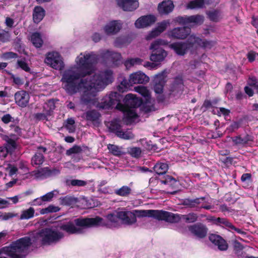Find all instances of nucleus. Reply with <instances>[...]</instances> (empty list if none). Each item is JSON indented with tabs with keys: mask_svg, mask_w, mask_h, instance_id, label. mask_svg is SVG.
<instances>
[{
	"mask_svg": "<svg viewBox=\"0 0 258 258\" xmlns=\"http://www.w3.org/2000/svg\"><path fill=\"white\" fill-rule=\"evenodd\" d=\"M99 59V55L93 52L81 53L76 58L77 68L66 70L61 78L63 89L70 94L82 92L81 102L91 103L97 93L112 81V72L106 70L94 72L93 64Z\"/></svg>",
	"mask_w": 258,
	"mask_h": 258,
	"instance_id": "f257e3e1",
	"label": "nucleus"
},
{
	"mask_svg": "<svg viewBox=\"0 0 258 258\" xmlns=\"http://www.w3.org/2000/svg\"><path fill=\"white\" fill-rule=\"evenodd\" d=\"M31 240L28 237H24L13 242L10 246L5 247L0 250V258H24L27 254Z\"/></svg>",
	"mask_w": 258,
	"mask_h": 258,
	"instance_id": "f03ea898",
	"label": "nucleus"
},
{
	"mask_svg": "<svg viewBox=\"0 0 258 258\" xmlns=\"http://www.w3.org/2000/svg\"><path fill=\"white\" fill-rule=\"evenodd\" d=\"M101 218H77L74 221L67 222L60 226V229L69 234H80L83 231V228H90L100 225Z\"/></svg>",
	"mask_w": 258,
	"mask_h": 258,
	"instance_id": "7ed1b4c3",
	"label": "nucleus"
},
{
	"mask_svg": "<svg viewBox=\"0 0 258 258\" xmlns=\"http://www.w3.org/2000/svg\"><path fill=\"white\" fill-rule=\"evenodd\" d=\"M124 104L120 106V110L124 114V119L127 123L132 122L137 117L136 108L140 106L142 101L132 94H127L124 100Z\"/></svg>",
	"mask_w": 258,
	"mask_h": 258,
	"instance_id": "20e7f679",
	"label": "nucleus"
},
{
	"mask_svg": "<svg viewBox=\"0 0 258 258\" xmlns=\"http://www.w3.org/2000/svg\"><path fill=\"white\" fill-rule=\"evenodd\" d=\"M63 237L62 232L52 228H44L34 236V241L43 245H50L57 242Z\"/></svg>",
	"mask_w": 258,
	"mask_h": 258,
	"instance_id": "39448f33",
	"label": "nucleus"
},
{
	"mask_svg": "<svg viewBox=\"0 0 258 258\" xmlns=\"http://www.w3.org/2000/svg\"><path fill=\"white\" fill-rule=\"evenodd\" d=\"M149 78L144 73L139 71L132 73L130 76L128 82L126 80H123L117 86V90L120 92L126 91L130 87V85L136 84H144L148 82Z\"/></svg>",
	"mask_w": 258,
	"mask_h": 258,
	"instance_id": "423d86ee",
	"label": "nucleus"
},
{
	"mask_svg": "<svg viewBox=\"0 0 258 258\" xmlns=\"http://www.w3.org/2000/svg\"><path fill=\"white\" fill-rule=\"evenodd\" d=\"M196 41L194 35H191L185 42H177L171 44L170 47L179 55H184L188 50L191 52L195 50L194 42Z\"/></svg>",
	"mask_w": 258,
	"mask_h": 258,
	"instance_id": "0eeeda50",
	"label": "nucleus"
},
{
	"mask_svg": "<svg viewBox=\"0 0 258 258\" xmlns=\"http://www.w3.org/2000/svg\"><path fill=\"white\" fill-rule=\"evenodd\" d=\"M165 44L164 40L157 39L150 45V49L152 50L150 55V60L152 61L160 62L163 61L166 57L167 52L161 47V45Z\"/></svg>",
	"mask_w": 258,
	"mask_h": 258,
	"instance_id": "6e6552de",
	"label": "nucleus"
},
{
	"mask_svg": "<svg viewBox=\"0 0 258 258\" xmlns=\"http://www.w3.org/2000/svg\"><path fill=\"white\" fill-rule=\"evenodd\" d=\"M121 99L122 97L118 93L111 92L102 99L98 107L102 109H106L116 105V107L120 110L121 104L120 102Z\"/></svg>",
	"mask_w": 258,
	"mask_h": 258,
	"instance_id": "1a4fd4ad",
	"label": "nucleus"
},
{
	"mask_svg": "<svg viewBox=\"0 0 258 258\" xmlns=\"http://www.w3.org/2000/svg\"><path fill=\"white\" fill-rule=\"evenodd\" d=\"M45 62L55 70H61L64 67L61 55L59 53L55 51L48 52L46 54Z\"/></svg>",
	"mask_w": 258,
	"mask_h": 258,
	"instance_id": "9d476101",
	"label": "nucleus"
},
{
	"mask_svg": "<svg viewBox=\"0 0 258 258\" xmlns=\"http://www.w3.org/2000/svg\"><path fill=\"white\" fill-rule=\"evenodd\" d=\"M177 21L183 25H189L190 26L200 25L204 21V17L200 15L192 16H184L177 18Z\"/></svg>",
	"mask_w": 258,
	"mask_h": 258,
	"instance_id": "9b49d317",
	"label": "nucleus"
},
{
	"mask_svg": "<svg viewBox=\"0 0 258 258\" xmlns=\"http://www.w3.org/2000/svg\"><path fill=\"white\" fill-rule=\"evenodd\" d=\"M99 58L106 62L110 61L115 66H117L118 62L121 60V54L118 52L111 51L108 50H103L100 52Z\"/></svg>",
	"mask_w": 258,
	"mask_h": 258,
	"instance_id": "f8f14e48",
	"label": "nucleus"
},
{
	"mask_svg": "<svg viewBox=\"0 0 258 258\" xmlns=\"http://www.w3.org/2000/svg\"><path fill=\"white\" fill-rule=\"evenodd\" d=\"M159 220H164L170 223H177L180 220V215L171 212L158 210L157 218Z\"/></svg>",
	"mask_w": 258,
	"mask_h": 258,
	"instance_id": "ddd939ff",
	"label": "nucleus"
},
{
	"mask_svg": "<svg viewBox=\"0 0 258 258\" xmlns=\"http://www.w3.org/2000/svg\"><path fill=\"white\" fill-rule=\"evenodd\" d=\"M190 233L199 238L205 237L208 233V228L204 224L198 223L188 227Z\"/></svg>",
	"mask_w": 258,
	"mask_h": 258,
	"instance_id": "4468645a",
	"label": "nucleus"
},
{
	"mask_svg": "<svg viewBox=\"0 0 258 258\" xmlns=\"http://www.w3.org/2000/svg\"><path fill=\"white\" fill-rule=\"evenodd\" d=\"M122 22L120 20H113L107 23L104 27L107 35H115L122 28Z\"/></svg>",
	"mask_w": 258,
	"mask_h": 258,
	"instance_id": "2eb2a0df",
	"label": "nucleus"
},
{
	"mask_svg": "<svg viewBox=\"0 0 258 258\" xmlns=\"http://www.w3.org/2000/svg\"><path fill=\"white\" fill-rule=\"evenodd\" d=\"M59 173L60 170L58 169L54 168L50 170L46 167L39 170L33 171L31 174V176H34L36 179H42L48 176L57 175Z\"/></svg>",
	"mask_w": 258,
	"mask_h": 258,
	"instance_id": "dca6fc26",
	"label": "nucleus"
},
{
	"mask_svg": "<svg viewBox=\"0 0 258 258\" xmlns=\"http://www.w3.org/2000/svg\"><path fill=\"white\" fill-rule=\"evenodd\" d=\"M119 7L124 11L132 12L139 6L138 0H116Z\"/></svg>",
	"mask_w": 258,
	"mask_h": 258,
	"instance_id": "f3484780",
	"label": "nucleus"
},
{
	"mask_svg": "<svg viewBox=\"0 0 258 258\" xmlns=\"http://www.w3.org/2000/svg\"><path fill=\"white\" fill-rule=\"evenodd\" d=\"M119 220H120L123 224L132 225L136 222V215L131 211H121L117 212Z\"/></svg>",
	"mask_w": 258,
	"mask_h": 258,
	"instance_id": "a211bd4d",
	"label": "nucleus"
},
{
	"mask_svg": "<svg viewBox=\"0 0 258 258\" xmlns=\"http://www.w3.org/2000/svg\"><path fill=\"white\" fill-rule=\"evenodd\" d=\"M206 197H202L195 199L187 198L183 200L182 205L197 211L201 210V204L205 202Z\"/></svg>",
	"mask_w": 258,
	"mask_h": 258,
	"instance_id": "6ab92c4d",
	"label": "nucleus"
},
{
	"mask_svg": "<svg viewBox=\"0 0 258 258\" xmlns=\"http://www.w3.org/2000/svg\"><path fill=\"white\" fill-rule=\"evenodd\" d=\"M154 89L156 93L161 94L163 92V87L166 82L164 72L156 75L154 79Z\"/></svg>",
	"mask_w": 258,
	"mask_h": 258,
	"instance_id": "aec40b11",
	"label": "nucleus"
},
{
	"mask_svg": "<svg viewBox=\"0 0 258 258\" xmlns=\"http://www.w3.org/2000/svg\"><path fill=\"white\" fill-rule=\"evenodd\" d=\"M190 32V30L188 28L177 27L169 32V35L176 39H183L189 34Z\"/></svg>",
	"mask_w": 258,
	"mask_h": 258,
	"instance_id": "412c9836",
	"label": "nucleus"
},
{
	"mask_svg": "<svg viewBox=\"0 0 258 258\" xmlns=\"http://www.w3.org/2000/svg\"><path fill=\"white\" fill-rule=\"evenodd\" d=\"M29 94L24 90L18 91L15 94L16 103L21 107L27 106L29 101Z\"/></svg>",
	"mask_w": 258,
	"mask_h": 258,
	"instance_id": "4be33fe9",
	"label": "nucleus"
},
{
	"mask_svg": "<svg viewBox=\"0 0 258 258\" xmlns=\"http://www.w3.org/2000/svg\"><path fill=\"white\" fill-rule=\"evenodd\" d=\"M156 18L153 15L144 16L139 18L135 22V26L138 28L146 27L153 24Z\"/></svg>",
	"mask_w": 258,
	"mask_h": 258,
	"instance_id": "5701e85b",
	"label": "nucleus"
},
{
	"mask_svg": "<svg viewBox=\"0 0 258 258\" xmlns=\"http://www.w3.org/2000/svg\"><path fill=\"white\" fill-rule=\"evenodd\" d=\"M209 240L218 246L220 250H226L228 248V244L226 241L220 236L212 234L209 236Z\"/></svg>",
	"mask_w": 258,
	"mask_h": 258,
	"instance_id": "b1692460",
	"label": "nucleus"
},
{
	"mask_svg": "<svg viewBox=\"0 0 258 258\" xmlns=\"http://www.w3.org/2000/svg\"><path fill=\"white\" fill-rule=\"evenodd\" d=\"M184 88L183 79L181 77L175 78L170 87V92L174 95L180 94Z\"/></svg>",
	"mask_w": 258,
	"mask_h": 258,
	"instance_id": "393cba45",
	"label": "nucleus"
},
{
	"mask_svg": "<svg viewBox=\"0 0 258 258\" xmlns=\"http://www.w3.org/2000/svg\"><path fill=\"white\" fill-rule=\"evenodd\" d=\"M101 115L95 110H89L84 113L83 117L87 121L92 122L94 125H98L100 123Z\"/></svg>",
	"mask_w": 258,
	"mask_h": 258,
	"instance_id": "a878e982",
	"label": "nucleus"
},
{
	"mask_svg": "<svg viewBox=\"0 0 258 258\" xmlns=\"http://www.w3.org/2000/svg\"><path fill=\"white\" fill-rule=\"evenodd\" d=\"M174 7L173 2L171 0H167L159 4L158 9L160 14L167 15L173 11Z\"/></svg>",
	"mask_w": 258,
	"mask_h": 258,
	"instance_id": "bb28decb",
	"label": "nucleus"
},
{
	"mask_svg": "<svg viewBox=\"0 0 258 258\" xmlns=\"http://www.w3.org/2000/svg\"><path fill=\"white\" fill-rule=\"evenodd\" d=\"M169 24L170 22L168 20L162 21L158 24V26L155 29L153 30L147 36V39L149 40L159 35L166 29Z\"/></svg>",
	"mask_w": 258,
	"mask_h": 258,
	"instance_id": "cd10ccee",
	"label": "nucleus"
},
{
	"mask_svg": "<svg viewBox=\"0 0 258 258\" xmlns=\"http://www.w3.org/2000/svg\"><path fill=\"white\" fill-rule=\"evenodd\" d=\"M106 218L109 223L103 222V219L101 218L102 221L99 226H105L107 227L110 228L111 227H117L119 225V220L117 215V212L107 215L106 216ZM98 226H99V225Z\"/></svg>",
	"mask_w": 258,
	"mask_h": 258,
	"instance_id": "c85d7f7f",
	"label": "nucleus"
},
{
	"mask_svg": "<svg viewBox=\"0 0 258 258\" xmlns=\"http://www.w3.org/2000/svg\"><path fill=\"white\" fill-rule=\"evenodd\" d=\"M194 38H195V40H196L195 41V42H194V48H195V50L198 47H201L205 49H211L215 44V42L214 41L202 40L200 38L197 37L194 35Z\"/></svg>",
	"mask_w": 258,
	"mask_h": 258,
	"instance_id": "c756f323",
	"label": "nucleus"
},
{
	"mask_svg": "<svg viewBox=\"0 0 258 258\" xmlns=\"http://www.w3.org/2000/svg\"><path fill=\"white\" fill-rule=\"evenodd\" d=\"M38 151L32 158L31 162L32 165H41L44 162V156L41 153V152H45L46 148L40 146L38 148Z\"/></svg>",
	"mask_w": 258,
	"mask_h": 258,
	"instance_id": "7c9ffc66",
	"label": "nucleus"
},
{
	"mask_svg": "<svg viewBox=\"0 0 258 258\" xmlns=\"http://www.w3.org/2000/svg\"><path fill=\"white\" fill-rule=\"evenodd\" d=\"M82 152L83 150L80 146L75 145L67 150L66 154L67 156H72V159L77 162L80 160L81 158L79 155Z\"/></svg>",
	"mask_w": 258,
	"mask_h": 258,
	"instance_id": "2f4dec72",
	"label": "nucleus"
},
{
	"mask_svg": "<svg viewBox=\"0 0 258 258\" xmlns=\"http://www.w3.org/2000/svg\"><path fill=\"white\" fill-rule=\"evenodd\" d=\"M45 15L44 9L40 6L34 7L33 11V20L35 23H38L42 20Z\"/></svg>",
	"mask_w": 258,
	"mask_h": 258,
	"instance_id": "473e14b6",
	"label": "nucleus"
},
{
	"mask_svg": "<svg viewBox=\"0 0 258 258\" xmlns=\"http://www.w3.org/2000/svg\"><path fill=\"white\" fill-rule=\"evenodd\" d=\"M59 202L61 205L73 207L78 202V199L73 196L67 195L59 198Z\"/></svg>",
	"mask_w": 258,
	"mask_h": 258,
	"instance_id": "72a5a7b5",
	"label": "nucleus"
},
{
	"mask_svg": "<svg viewBox=\"0 0 258 258\" xmlns=\"http://www.w3.org/2000/svg\"><path fill=\"white\" fill-rule=\"evenodd\" d=\"M232 140L236 145L244 146L251 142L253 141V138L247 135L243 138L240 136L233 137Z\"/></svg>",
	"mask_w": 258,
	"mask_h": 258,
	"instance_id": "f704fd0d",
	"label": "nucleus"
},
{
	"mask_svg": "<svg viewBox=\"0 0 258 258\" xmlns=\"http://www.w3.org/2000/svg\"><path fill=\"white\" fill-rule=\"evenodd\" d=\"M158 210H136L135 212L138 217H153L157 218Z\"/></svg>",
	"mask_w": 258,
	"mask_h": 258,
	"instance_id": "c9c22d12",
	"label": "nucleus"
},
{
	"mask_svg": "<svg viewBox=\"0 0 258 258\" xmlns=\"http://www.w3.org/2000/svg\"><path fill=\"white\" fill-rule=\"evenodd\" d=\"M210 0H194L190 2L187 6V9H200L203 7L205 3L209 4Z\"/></svg>",
	"mask_w": 258,
	"mask_h": 258,
	"instance_id": "e433bc0d",
	"label": "nucleus"
},
{
	"mask_svg": "<svg viewBox=\"0 0 258 258\" xmlns=\"http://www.w3.org/2000/svg\"><path fill=\"white\" fill-rule=\"evenodd\" d=\"M6 141V147L1 150V152L6 151L5 157L6 156L8 152H11L15 150L16 147V142L14 140L7 137Z\"/></svg>",
	"mask_w": 258,
	"mask_h": 258,
	"instance_id": "4c0bfd02",
	"label": "nucleus"
},
{
	"mask_svg": "<svg viewBox=\"0 0 258 258\" xmlns=\"http://www.w3.org/2000/svg\"><path fill=\"white\" fill-rule=\"evenodd\" d=\"M168 169V165L167 163L158 162L154 166V171L158 174H165Z\"/></svg>",
	"mask_w": 258,
	"mask_h": 258,
	"instance_id": "58836bf2",
	"label": "nucleus"
},
{
	"mask_svg": "<svg viewBox=\"0 0 258 258\" xmlns=\"http://www.w3.org/2000/svg\"><path fill=\"white\" fill-rule=\"evenodd\" d=\"M31 42L37 48H40L43 44V40L41 38L40 34L37 32L34 33L31 35Z\"/></svg>",
	"mask_w": 258,
	"mask_h": 258,
	"instance_id": "ea45409f",
	"label": "nucleus"
},
{
	"mask_svg": "<svg viewBox=\"0 0 258 258\" xmlns=\"http://www.w3.org/2000/svg\"><path fill=\"white\" fill-rule=\"evenodd\" d=\"M206 14L208 16V18L213 22H218L221 18V13L218 10H214L207 11Z\"/></svg>",
	"mask_w": 258,
	"mask_h": 258,
	"instance_id": "a19ab883",
	"label": "nucleus"
},
{
	"mask_svg": "<svg viewBox=\"0 0 258 258\" xmlns=\"http://www.w3.org/2000/svg\"><path fill=\"white\" fill-rule=\"evenodd\" d=\"M132 191V189L128 186L124 185L114 190V193L119 196L127 197Z\"/></svg>",
	"mask_w": 258,
	"mask_h": 258,
	"instance_id": "79ce46f5",
	"label": "nucleus"
},
{
	"mask_svg": "<svg viewBox=\"0 0 258 258\" xmlns=\"http://www.w3.org/2000/svg\"><path fill=\"white\" fill-rule=\"evenodd\" d=\"M107 148L109 152L114 156H119L124 154L122 148L116 145L109 144Z\"/></svg>",
	"mask_w": 258,
	"mask_h": 258,
	"instance_id": "37998d69",
	"label": "nucleus"
},
{
	"mask_svg": "<svg viewBox=\"0 0 258 258\" xmlns=\"http://www.w3.org/2000/svg\"><path fill=\"white\" fill-rule=\"evenodd\" d=\"M198 216L195 213H190L186 215H180V220L186 223H194L198 220Z\"/></svg>",
	"mask_w": 258,
	"mask_h": 258,
	"instance_id": "c03bdc74",
	"label": "nucleus"
},
{
	"mask_svg": "<svg viewBox=\"0 0 258 258\" xmlns=\"http://www.w3.org/2000/svg\"><path fill=\"white\" fill-rule=\"evenodd\" d=\"M116 135L118 137L124 140L132 139L134 137L133 134L130 130H127L125 132L121 130L117 131V132L116 133Z\"/></svg>",
	"mask_w": 258,
	"mask_h": 258,
	"instance_id": "a18cd8bd",
	"label": "nucleus"
},
{
	"mask_svg": "<svg viewBox=\"0 0 258 258\" xmlns=\"http://www.w3.org/2000/svg\"><path fill=\"white\" fill-rule=\"evenodd\" d=\"M35 210L33 208L30 207L29 209L24 210L22 212V214L20 216V219L21 220L23 219H29L32 218L34 216Z\"/></svg>",
	"mask_w": 258,
	"mask_h": 258,
	"instance_id": "49530a36",
	"label": "nucleus"
},
{
	"mask_svg": "<svg viewBox=\"0 0 258 258\" xmlns=\"http://www.w3.org/2000/svg\"><path fill=\"white\" fill-rule=\"evenodd\" d=\"M142 62L143 60L140 58H131L125 61L124 65L126 68H129L135 65L140 64Z\"/></svg>",
	"mask_w": 258,
	"mask_h": 258,
	"instance_id": "de8ad7c7",
	"label": "nucleus"
},
{
	"mask_svg": "<svg viewBox=\"0 0 258 258\" xmlns=\"http://www.w3.org/2000/svg\"><path fill=\"white\" fill-rule=\"evenodd\" d=\"M55 107L53 100H49L46 102L43 106L44 111H46L47 115H51L53 110Z\"/></svg>",
	"mask_w": 258,
	"mask_h": 258,
	"instance_id": "09e8293b",
	"label": "nucleus"
},
{
	"mask_svg": "<svg viewBox=\"0 0 258 258\" xmlns=\"http://www.w3.org/2000/svg\"><path fill=\"white\" fill-rule=\"evenodd\" d=\"M135 90L136 92L140 93L141 95L145 97L148 98L150 97V92L148 89L144 86H139L135 87Z\"/></svg>",
	"mask_w": 258,
	"mask_h": 258,
	"instance_id": "8fccbe9b",
	"label": "nucleus"
},
{
	"mask_svg": "<svg viewBox=\"0 0 258 258\" xmlns=\"http://www.w3.org/2000/svg\"><path fill=\"white\" fill-rule=\"evenodd\" d=\"M60 208L58 207L55 206L53 205H49L48 207L44 208L41 210V214H45L49 213H54L59 211Z\"/></svg>",
	"mask_w": 258,
	"mask_h": 258,
	"instance_id": "3c124183",
	"label": "nucleus"
},
{
	"mask_svg": "<svg viewBox=\"0 0 258 258\" xmlns=\"http://www.w3.org/2000/svg\"><path fill=\"white\" fill-rule=\"evenodd\" d=\"M161 182L163 184L168 185L170 186H175L177 181L170 176H167L164 179L161 180Z\"/></svg>",
	"mask_w": 258,
	"mask_h": 258,
	"instance_id": "603ef678",
	"label": "nucleus"
},
{
	"mask_svg": "<svg viewBox=\"0 0 258 258\" xmlns=\"http://www.w3.org/2000/svg\"><path fill=\"white\" fill-rule=\"evenodd\" d=\"M58 191L56 190H54L50 192H47L45 195L41 196L42 200L44 203L49 202L52 201L53 198L54 196H55L57 194H58Z\"/></svg>",
	"mask_w": 258,
	"mask_h": 258,
	"instance_id": "864d4df0",
	"label": "nucleus"
},
{
	"mask_svg": "<svg viewBox=\"0 0 258 258\" xmlns=\"http://www.w3.org/2000/svg\"><path fill=\"white\" fill-rule=\"evenodd\" d=\"M75 120L74 119L71 118H68L66 121L65 126L70 133H73L75 131V127L74 125Z\"/></svg>",
	"mask_w": 258,
	"mask_h": 258,
	"instance_id": "5fc2aeb1",
	"label": "nucleus"
},
{
	"mask_svg": "<svg viewBox=\"0 0 258 258\" xmlns=\"http://www.w3.org/2000/svg\"><path fill=\"white\" fill-rule=\"evenodd\" d=\"M68 185H71L72 186H84L87 184V182L79 179H73L67 181Z\"/></svg>",
	"mask_w": 258,
	"mask_h": 258,
	"instance_id": "6e6d98bb",
	"label": "nucleus"
},
{
	"mask_svg": "<svg viewBox=\"0 0 258 258\" xmlns=\"http://www.w3.org/2000/svg\"><path fill=\"white\" fill-rule=\"evenodd\" d=\"M141 149L139 147H133L128 149V153L134 158H139L141 154Z\"/></svg>",
	"mask_w": 258,
	"mask_h": 258,
	"instance_id": "4d7b16f0",
	"label": "nucleus"
},
{
	"mask_svg": "<svg viewBox=\"0 0 258 258\" xmlns=\"http://www.w3.org/2000/svg\"><path fill=\"white\" fill-rule=\"evenodd\" d=\"M10 37V33L4 30H0V41L6 42L9 41Z\"/></svg>",
	"mask_w": 258,
	"mask_h": 258,
	"instance_id": "13d9d810",
	"label": "nucleus"
},
{
	"mask_svg": "<svg viewBox=\"0 0 258 258\" xmlns=\"http://www.w3.org/2000/svg\"><path fill=\"white\" fill-rule=\"evenodd\" d=\"M248 85L252 87L255 92L258 94V81L255 77H252L249 79Z\"/></svg>",
	"mask_w": 258,
	"mask_h": 258,
	"instance_id": "bf43d9fd",
	"label": "nucleus"
},
{
	"mask_svg": "<svg viewBox=\"0 0 258 258\" xmlns=\"http://www.w3.org/2000/svg\"><path fill=\"white\" fill-rule=\"evenodd\" d=\"M17 64L20 68L25 71L27 72H29L30 71V68L29 67L28 64L24 60L22 59L18 60Z\"/></svg>",
	"mask_w": 258,
	"mask_h": 258,
	"instance_id": "052dcab7",
	"label": "nucleus"
},
{
	"mask_svg": "<svg viewBox=\"0 0 258 258\" xmlns=\"http://www.w3.org/2000/svg\"><path fill=\"white\" fill-rule=\"evenodd\" d=\"M50 116L46 114V111H44L42 113H37L34 114V117L38 120H44L47 119V117Z\"/></svg>",
	"mask_w": 258,
	"mask_h": 258,
	"instance_id": "680f3d73",
	"label": "nucleus"
},
{
	"mask_svg": "<svg viewBox=\"0 0 258 258\" xmlns=\"http://www.w3.org/2000/svg\"><path fill=\"white\" fill-rule=\"evenodd\" d=\"M109 128L112 131L115 132V134L117 132V131L121 130L120 125L116 121L111 122Z\"/></svg>",
	"mask_w": 258,
	"mask_h": 258,
	"instance_id": "e2e57ef3",
	"label": "nucleus"
},
{
	"mask_svg": "<svg viewBox=\"0 0 258 258\" xmlns=\"http://www.w3.org/2000/svg\"><path fill=\"white\" fill-rule=\"evenodd\" d=\"M17 57V54L13 52H7L4 53L2 55V57L6 59L16 58Z\"/></svg>",
	"mask_w": 258,
	"mask_h": 258,
	"instance_id": "0e129e2a",
	"label": "nucleus"
},
{
	"mask_svg": "<svg viewBox=\"0 0 258 258\" xmlns=\"http://www.w3.org/2000/svg\"><path fill=\"white\" fill-rule=\"evenodd\" d=\"M216 222L228 227L232 226V224L225 218H218L216 219Z\"/></svg>",
	"mask_w": 258,
	"mask_h": 258,
	"instance_id": "69168bd1",
	"label": "nucleus"
},
{
	"mask_svg": "<svg viewBox=\"0 0 258 258\" xmlns=\"http://www.w3.org/2000/svg\"><path fill=\"white\" fill-rule=\"evenodd\" d=\"M240 126V123L239 122L235 121L232 122L229 126L228 130L230 132H234L235 130H237Z\"/></svg>",
	"mask_w": 258,
	"mask_h": 258,
	"instance_id": "338daca9",
	"label": "nucleus"
},
{
	"mask_svg": "<svg viewBox=\"0 0 258 258\" xmlns=\"http://www.w3.org/2000/svg\"><path fill=\"white\" fill-rule=\"evenodd\" d=\"M16 216V214H13L12 213H5L4 215H2L1 216H0V218L3 220H8L9 219L15 217Z\"/></svg>",
	"mask_w": 258,
	"mask_h": 258,
	"instance_id": "774afa93",
	"label": "nucleus"
}]
</instances>
